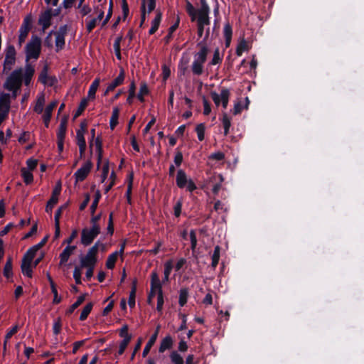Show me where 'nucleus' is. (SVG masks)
I'll return each mask as SVG.
<instances>
[{
    "label": "nucleus",
    "instance_id": "f257e3e1",
    "mask_svg": "<svg viewBox=\"0 0 364 364\" xmlns=\"http://www.w3.org/2000/svg\"><path fill=\"white\" fill-rule=\"evenodd\" d=\"M41 52V39L36 35H33L25 47L26 62L31 59L37 60Z\"/></svg>",
    "mask_w": 364,
    "mask_h": 364
},
{
    "label": "nucleus",
    "instance_id": "f03ea898",
    "mask_svg": "<svg viewBox=\"0 0 364 364\" xmlns=\"http://www.w3.org/2000/svg\"><path fill=\"white\" fill-rule=\"evenodd\" d=\"M23 84V69L18 68L13 70L6 77L4 88L6 90H11L14 88L21 89Z\"/></svg>",
    "mask_w": 364,
    "mask_h": 364
},
{
    "label": "nucleus",
    "instance_id": "7ed1b4c3",
    "mask_svg": "<svg viewBox=\"0 0 364 364\" xmlns=\"http://www.w3.org/2000/svg\"><path fill=\"white\" fill-rule=\"evenodd\" d=\"M176 183L179 188H186V191L190 193L197 189L194 181L191 178H188V176L183 169H178L177 171Z\"/></svg>",
    "mask_w": 364,
    "mask_h": 364
},
{
    "label": "nucleus",
    "instance_id": "20e7f679",
    "mask_svg": "<svg viewBox=\"0 0 364 364\" xmlns=\"http://www.w3.org/2000/svg\"><path fill=\"white\" fill-rule=\"evenodd\" d=\"M5 58L3 63V73H8L16 61V51L12 44H8L4 50Z\"/></svg>",
    "mask_w": 364,
    "mask_h": 364
},
{
    "label": "nucleus",
    "instance_id": "39448f33",
    "mask_svg": "<svg viewBox=\"0 0 364 364\" xmlns=\"http://www.w3.org/2000/svg\"><path fill=\"white\" fill-rule=\"evenodd\" d=\"M101 228L95 226L90 228H85L81 231V243L84 246H89L100 233Z\"/></svg>",
    "mask_w": 364,
    "mask_h": 364
},
{
    "label": "nucleus",
    "instance_id": "423d86ee",
    "mask_svg": "<svg viewBox=\"0 0 364 364\" xmlns=\"http://www.w3.org/2000/svg\"><path fill=\"white\" fill-rule=\"evenodd\" d=\"M31 29V18L30 16H26L23 21L19 28V36L18 38V43L19 46L25 42L27 36Z\"/></svg>",
    "mask_w": 364,
    "mask_h": 364
},
{
    "label": "nucleus",
    "instance_id": "0eeeda50",
    "mask_svg": "<svg viewBox=\"0 0 364 364\" xmlns=\"http://www.w3.org/2000/svg\"><path fill=\"white\" fill-rule=\"evenodd\" d=\"M92 168V163L90 160H87L83 166L80 168L74 174L76 182L83 181Z\"/></svg>",
    "mask_w": 364,
    "mask_h": 364
},
{
    "label": "nucleus",
    "instance_id": "6e6552de",
    "mask_svg": "<svg viewBox=\"0 0 364 364\" xmlns=\"http://www.w3.org/2000/svg\"><path fill=\"white\" fill-rule=\"evenodd\" d=\"M52 9L49 8L42 12L39 16L38 23L42 26L43 30L46 31L51 25Z\"/></svg>",
    "mask_w": 364,
    "mask_h": 364
},
{
    "label": "nucleus",
    "instance_id": "1a4fd4ad",
    "mask_svg": "<svg viewBox=\"0 0 364 364\" xmlns=\"http://www.w3.org/2000/svg\"><path fill=\"white\" fill-rule=\"evenodd\" d=\"M197 46L200 48V50L194 54L193 60L205 63L207 60L209 49L203 41L198 43Z\"/></svg>",
    "mask_w": 364,
    "mask_h": 364
},
{
    "label": "nucleus",
    "instance_id": "9d476101",
    "mask_svg": "<svg viewBox=\"0 0 364 364\" xmlns=\"http://www.w3.org/2000/svg\"><path fill=\"white\" fill-rule=\"evenodd\" d=\"M58 102L56 101H53L50 102L46 107L44 114L42 117L44 125L46 128H48L50 122L52 117V113L53 109L57 106Z\"/></svg>",
    "mask_w": 364,
    "mask_h": 364
},
{
    "label": "nucleus",
    "instance_id": "9b49d317",
    "mask_svg": "<svg viewBox=\"0 0 364 364\" xmlns=\"http://www.w3.org/2000/svg\"><path fill=\"white\" fill-rule=\"evenodd\" d=\"M162 282L160 281L159 275L156 271H153L151 274L150 289L156 292L163 293Z\"/></svg>",
    "mask_w": 364,
    "mask_h": 364
},
{
    "label": "nucleus",
    "instance_id": "f8f14e48",
    "mask_svg": "<svg viewBox=\"0 0 364 364\" xmlns=\"http://www.w3.org/2000/svg\"><path fill=\"white\" fill-rule=\"evenodd\" d=\"M77 247L75 245H68L63 252L60 254V262L59 265L62 266L65 264V263L68 261L70 255L73 253V252L76 250Z\"/></svg>",
    "mask_w": 364,
    "mask_h": 364
},
{
    "label": "nucleus",
    "instance_id": "ddd939ff",
    "mask_svg": "<svg viewBox=\"0 0 364 364\" xmlns=\"http://www.w3.org/2000/svg\"><path fill=\"white\" fill-rule=\"evenodd\" d=\"M34 73V66L31 63H26L25 65V72L23 74V82L26 86H28L31 84Z\"/></svg>",
    "mask_w": 364,
    "mask_h": 364
},
{
    "label": "nucleus",
    "instance_id": "4468645a",
    "mask_svg": "<svg viewBox=\"0 0 364 364\" xmlns=\"http://www.w3.org/2000/svg\"><path fill=\"white\" fill-rule=\"evenodd\" d=\"M11 107V95L9 93L0 94V111L9 112Z\"/></svg>",
    "mask_w": 364,
    "mask_h": 364
},
{
    "label": "nucleus",
    "instance_id": "2eb2a0df",
    "mask_svg": "<svg viewBox=\"0 0 364 364\" xmlns=\"http://www.w3.org/2000/svg\"><path fill=\"white\" fill-rule=\"evenodd\" d=\"M95 148L97 155V166L99 168L103 156L102 139L100 136H97L95 139Z\"/></svg>",
    "mask_w": 364,
    "mask_h": 364
},
{
    "label": "nucleus",
    "instance_id": "dca6fc26",
    "mask_svg": "<svg viewBox=\"0 0 364 364\" xmlns=\"http://www.w3.org/2000/svg\"><path fill=\"white\" fill-rule=\"evenodd\" d=\"M173 339L170 335L166 336L161 341L159 352L162 353L173 347Z\"/></svg>",
    "mask_w": 364,
    "mask_h": 364
},
{
    "label": "nucleus",
    "instance_id": "f3484780",
    "mask_svg": "<svg viewBox=\"0 0 364 364\" xmlns=\"http://www.w3.org/2000/svg\"><path fill=\"white\" fill-rule=\"evenodd\" d=\"M160 326H159L156 330V331L151 335V336L150 337L149 340L148 341V342L146 343L144 350H143V352H142V356L144 358H145L149 353L151 347L154 346V344L155 343L156 341V338H157V336H158V333H159V329Z\"/></svg>",
    "mask_w": 364,
    "mask_h": 364
},
{
    "label": "nucleus",
    "instance_id": "a211bd4d",
    "mask_svg": "<svg viewBox=\"0 0 364 364\" xmlns=\"http://www.w3.org/2000/svg\"><path fill=\"white\" fill-rule=\"evenodd\" d=\"M80 267L85 268L90 267H95L97 262V258H95L94 257H90L87 254L85 256H82L80 257Z\"/></svg>",
    "mask_w": 364,
    "mask_h": 364
},
{
    "label": "nucleus",
    "instance_id": "6ab92c4d",
    "mask_svg": "<svg viewBox=\"0 0 364 364\" xmlns=\"http://www.w3.org/2000/svg\"><path fill=\"white\" fill-rule=\"evenodd\" d=\"M125 78V72L124 68H121L119 75L108 85L109 90H114L117 87L123 84Z\"/></svg>",
    "mask_w": 364,
    "mask_h": 364
},
{
    "label": "nucleus",
    "instance_id": "aec40b11",
    "mask_svg": "<svg viewBox=\"0 0 364 364\" xmlns=\"http://www.w3.org/2000/svg\"><path fill=\"white\" fill-rule=\"evenodd\" d=\"M136 286H137V279H134L132 283V289L129 293L128 304L130 308H134L135 306V298H136Z\"/></svg>",
    "mask_w": 364,
    "mask_h": 364
},
{
    "label": "nucleus",
    "instance_id": "412c9836",
    "mask_svg": "<svg viewBox=\"0 0 364 364\" xmlns=\"http://www.w3.org/2000/svg\"><path fill=\"white\" fill-rule=\"evenodd\" d=\"M210 13L197 12L196 20L197 25L207 26L210 25Z\"/></svg>",
    "mask_w": 364,
    "mask_h": 364
},
{
    "label": "nucleus",
    "instance_id": "4be33fe9",
    "mask_svg": "<svg viewBox=\"0 0 364 364\" xmlns=\"http://www.w3.org/2000/svg\"><path fill=\"white\" fill-rule=\"evenodd\" d=\"M45 100V95L43 93H41L40 95L38 96L36 105L33 108V111L36 113L39 114L43 112Z\"/></svg>",
    "mask_w": 364,
    "mask_h": 364
},
{
    "label": "nucleus",
    "instance_id": "5701e85b",
    "mask_svg": "<svg viewBox=\"0 0 364 364\" xmlns=\"http://www.w3.org/2000/svg\"><path fill=\"white\" fill-rule=\"evenodd\" d=\"M13 259L11 257H9L6 262L5 264V266L4 267V276L9 279L13 277V272H12V267H13Z\"/></svg>",
    "mask_w": 364,
    "mask_h": 364
},
{
    "label": "nucleus",
    "instance_id": "b1692460",
    "mask_svg": "<svg viewBox=\"0 0 364 364\" xmlns=\"http://www.w3.org/2000/svg\"><path fill=\"white\" fill-rule=\"evenodd\" d=\"M173 262L171 259L168 260L164 264V277L163 278L162 282L164 284L166 282H168L169 281V276L171 274V272L173 269Z\"/></svg>",
    "mask_w": 364,
    "mask_h": 364
},
{
    "label": "nucleus",
    "instance_id": "393cba45",
    "mask_svg": "<svg viewBox=\"0 0 364 364\" xmlns=\"http://www.w3.org/2000/svg\"><path fill=\"white\" fill-rule=\"evenodd\" d=\"M119 114V109L117 107H114L109 120V127L112 130H114L118 124Z\"/></svg>",
    "mask_w": 364,
    "mask_h": 364
},
{
    "label": "nucleus",
    "instance_id": "a878e982",
    "mask_svg": "<svg viewBox=\"0 0 364 364\" xmlns=\"http://www.w3.org/2000/svg\"><path fill=\"white\" fill-rule=\"evenodd\" d=\"M100 78H95L94 81L92 82L89 87L88 93H87V97L89 99H95V94L97 90V88L100 85Z\"/></svg>",
    "mask_w": 364,
    "mask_h": 364
},
{
    "label": "nucleus",
    "instance_id": "bb28decb",
    "mask_svg": "<svg viewBox=\"0 0 364 364\" xmlns=\"http://www.w3.org/2000/svg\"><path fill=\"white\" fill-rule=\"evenodd\" d=\"M85 296L86 294L80 295L77 298V301L66 310V315L69 316L72 314L74 311L83 303L85 299Z\"/></svg>",
    "mask_w": 364,
    "mask_h": 364
},
{
    "label": "nucleus",
    "instance_id": "cd10ccee",
    "mask_svg": "<svg viewBox=\"0 0 364 364\" xmlns=\"http://www.w3.org/2000/svg\"><path fill=\"white\" fill-rule=\"evenodd\" d=\"M38 251V250L37 249H36L33 246H32L26 251V252L25 253V255L23 257L22 261L28 262V263H32V261H33V258L35 257Z\"/></svg>",
    "mask_w": 364,
    "mask_h": 364
},
{
    "label": "nucleus",
    "instance_id": "c85d7f7f",
    "mask_svg": "<svg viewBox=\"0 0 364 364\" xmlns=\"http://www.w3.org/2000/svg\"><path fill=\"white\" fill-rule=\"evenodd\" d=\"M186 12L191 18V21H196L198 9H196L193 4L188 0H186Z\"/></svg>",
    "mask_w": 364,
    "mask_h": 364
},
{
    "label": "nucleus",
    "instance_id": "c756f323",
    "mask_svg": "<svg viewBox=\"0 0 364 364\" xmlns=\"http://www.w3.org/2000/svg\"><path fill=\"white\" fill-rule=\"evenodd\" d=\"M220 250H221V248L219 245H216L214 247V251H213V253L212 255V263H211V267L213 269H215L218 264L219 259H220Z\"/></svg>",
    "mask_w": 364,
    "mask_h": 364
},
{
    "label": "nucleus",
    "instance_id": "7c9ffc66",
    "mask_svg": "<svg viewBox=\"0 0 364 364\" xmlns=\"http://www.w3.org/2000/svg\"><path fill=\"white\" fill-rule=\"evenodd\" d=\"M67 130V119L64 118L61 120L58 132L57 139H65Z\"/></svg>",
    "mask_w": 364,
    "mask_h": 364
},
{
    "label": "nucleus",
    "instance_id": "2f4dec72",
    "mask_svg": "<svg viewBox=\"0 0 364 364\" xmlns=\"http://www.w3.org/2000/svg\"><path fill=\"white\" fill-rule=\"evenodd\" d=\"M203 63L194 61L191 65V70L193 75L200 76L203 73Z\"/></svg>",
    "mask_w": 364,
    "mask_h": 364
},
{
    "label": "nucleus",
    "instance_id": "473e14b6",
    "mask_svg": "<svg viewBox=\"0 0 364 364\" xmlns=\"http://www.w3.org/2000/svg\"><path fill=\"white\" fill-rule=\"evenodd\" d=\"M118 257V252H114L110 254L106 261V267L109 269H112L115 267V264Z\"/></svg>",
    "mask_w": 364,
    "mask_h": 364
},
{
    "label": "nucleus",
    "instance_id": "72a5a7b5",
    "mask_svg": "<svg viewBox=\"0 0 364 364\" xmlns=\"http://www.w3.org/2000/svg\"><path fill=\"white\" fill-rule=\"evenodd\" d=\"M21 172L23 181L26 185L31 184L33 181V176L31 171L27 170L26 168H22Z\"/></svg>",
    "mask_w": 364,
    "mask_h": 364
},
{
    "label": "nucleus",
    "instance_id": "f704fd0d",
    "mask_svg": "<svg viewBox=\"0 0 364 364\" xmlns=\"http://www.w3.org/2000/svg\"><path fill=\"white\" fill-rule=\"evenodd\" d=\"M221 103L224 109H226L228 105L230 91L228 88H222L220 92Z\"/></svg>",
    "mask_w": 364,
    "mask_h": 364
},
{
    "label": "nucleus",
    "instance_id": "c9c22d12",
    "mask_svg": "<svg viewBox=\"0 0 364 364\" xmlns=\"http://www.w3.org/2000/svg\"><path fill=\"white\" fill-rule=\"evenodd\" d=\"M188 297V289L187 288H182L179 292L178 304L180 306L183 307L187 303Z\"/></svg>",
    "mask_w": 364,
    "mask_h": 364
},
{
    "label": "nucleus",
    "instance_id": "e433bc0d",
    "mask_svg": "<svg viewBox=\"0 0 364 364\" xmlns=\"http://www.w3.org/2000/svg\"><path fill=\"white\" fill-rule=\"evenodd\" d=\"M93 307V303L89 302L87 303L84 308L82 309L79 319L80 321H85L87 319L88 315L90 314Z\"/></svg>",
    "mask_w": 364,
    "mask_h": 364
},
{
    "label": "nucleus",
    "instance_id": "4c0bfd02",
    "mask_svg": "<svg viewBox=\"0 0 364 364\" xmlns=\"http://www.w3.org/2000/svg\"><path fill=\"white\" fill-rule=\"evenodd\" d=\"M87 105H88V99L87 98L82 99L77 110L75 111V112L74 114V117H73L74 119L77 118L82 114V112L87 107Z\"/></svg>",
    "mask_w": 364,
    "mask_h": 364
},
{
    "label": "nucleus",
    "instance_id": "58836bf2",
    "mask_svg": "<svg viewBox=\"0 0 364 364\" xmlns=\"http://www.w3.org/2000/svg\"><path fill=\"white\" fill-rule=\"evenodd\" d=\"M131 339H132V336H125V338L122 341V342L119 344V348L117 354L115 355L116 356L121 355L124 353Z\"/></svg>",
    "mask_w": 364,
    "mask_h": 364
},
{
    "label": "nucleus",
    "instance_id": "ea45409f",
    "mask_svg": "<svg viewBox=\"0 0 364 364\" xmlns=\"http://www.w3.org/2000/svg\"><path fill=\"white\" fill-rule=\"evenodd\" d=\"M232 35V26L230 23H226L224 26V36L225 38L226 46H229Z\"/></svg>",
    "mask_w": 364,
    "mask_h": 364
},
{
    "label": "nucleus",
    "instance_id": "a19ab883",
    "mask_svg": "<svg viewBox=\"0 0 364 364\" xmlns=\"http://www.w3.org/2000/svg\"><path fill=\"white\" fill-rule=\"evenodd\" d=\"M101 197H102L101 193L99 190H97L95 192V198H94V200L90 205V208L91 215L95 214Z\"/></svg>",
    "mask_w": 364,
    "mask_h": 364
},
{
    "label": "nucleus",
    "instance_id": "79ce46f5",
    "mask_svg": "<svg viewBox=\"0 0 364 364\" xmlns=\"http://www.w3.org/2000/svg\"><path fill=\"white\" fill-rule=\"evenodd\" d=\"M21 271H22V273L29 277V278H31L32 277V266H31V263H28V262H23L22 261V263H21Z\"/></svg>",
    "mask_w": 364,
    "mask_h": 364
},
{
    "label": "nucleus",
    "instance_id": "37998d69",
    "mask_svg": "<svg viewBox=\"0 0 364 364\" xmlns=\"http://www.w3.org/2000/svg\"><path fill=\"white\" fill-rule=\"evenodd\" d=\"M136 96V85L134 81H132L129 85V95L127 99V102L129 105H132L133 103V99Z\"/></svg>",
    "mask_w": 364,
    "mask_h": 364
},
{
    "label": "nucleus",
    "instance_id": "c03bdc74",
    "mask_svg": "<svg viewBox=\"0 0 364 364\" xmlns=\"http://www.w3.org/2000/svg\"><path fill=\"white\" fill-rule=\"evenodd\" d=\"M222 122L224 128V134L227 136L229 133V129L231 126V120L226 113H223V114Z\"/></svg>",
    "mask_w": 364,
    "mask_h": 364
},
{
    "label": "nucleus",
    "instance_id": "a18cd8bd",
    "mask_svg": "<svg viewBox=\"0 0 364 364\" xmlns=\"http://www.w3.org/2000/svg\"><path fill=\"white\" fill-rule=\"evenodd\" d=\"M170 359L173 364H183L184 360L182 356L176 350L170 354Z\"/></svg>",
    "mask_w": 364,
    "mask_h": 364
},
{
    "label": "nucleus",
    "instance_id": "49530a36",
    "mask_svg": "<svg viewBox=\"0 0 364 364\" xmlns=\"http://www.w3.org/2000/svg\"><path fill=\"white\" fill-rule=\"evenodd\" d=\"M104 245L102 243H101V242L100 240L97 241L95 245L91 247L87 254L88 255H90V257H94L95 258H97V255L98 253V251H99V247L100 246H103Z\"/></svg>",
    "mask_w": 364,
    "mask_h": 364
},
{
    "label": "nucleus",
    "instance_id": "de8ad7c7",
    "mask_svg": "<svg viewBox=\"0 0 364 364\" xmlns=\"http://www.w3.org/2000/svg\"><path fill=\"white\" fill-rule=\"evenodd\" d=\"M149 94V89L147 87V85L145 82H143L141 84L139 92L137 95L138 100L143 102H144V95Z\"/></svg>",
    "mask_w": 364,
    "mask_h": 364
},
{
    "label": "nucleus",
    "instance_id": "09e8293b",
    "mask_svg": "<svg viewBox=\"0 0 364 364\" xmlns=\"http://www.w3.org/2000/svg\"><path fill=\"white\" fill-rule=\"evenodd\" d=\"M55 36V47H56V52L60 51V50L63 49L65 45V37L61 36Z\"/></svg>",
    "mask_w": 364,
    "mask_h": 364
},
{
    "label": "nucleus",
    "instance_id": "8fccbe9b",
    "mask_svg": "<svg viewBox=\"0 0 364 364\" xmlns=\"http://www.w3.org/2000/svg\"><path fill=\"white\" fill-rule=\"evenodd\" d=\"M156 0H141V6L147 5L146 9L147 14L151 13L156 8Z\"/></svg>",
    "mask_w": 364,
    "mask_h": 364
},
{
    "label": "nucleus",
    "instance_id": "3c124183",
    "mask_svg": "<svg viewBox=\"0 0 364 364\" xmlns=\"http://www.w3.org/2000/svg\"><path fill=\"white\" fill-rule=\"evenodd\" d=\"M248 45L245 39H242L238 44L236 48V54L238 56H241L244 51L248 50Z\"/></svg>",
    "mask_w": 364,
    "mask_h": 364
},
{
    "label": "nucleus",
    "instance_id": "603ef678",
    "mask_svg": "<svg viewBox=\"0 0 364 364\" xmlns=\"http://www.w3.org/2000/svg\"><path fill=\"white\" fill-rule=\"evenodd\" d=\"M48 66L47 65H46L43 68V69L38 76V81L41 82L43 85L47 84V79L48 77Z\"/></svg>",
    "mask_w": 364,
    "mask_h": 364
},
{
    "label": "nucleus",
    "instance_id": "864d4df0",
    "mask_svg": "<svg viewBox=\"0 0 364 364\" xmlns=\"http://www.w3.org/2000/svg\"><path fill=\"white\" fill-rule=\"evenodd\" d=\"M205 127L203 123H200L198 124L196 127V132L198 135V139L199 141H202L204 140L205 138Z\"/></svg>",
    "mask_w": 364,
    "mask_h": 364
},
{
    "label": "nucleus",
    "instance_id": "5fc2aeb1",
    "mask_svg": "<svg viewBox=\"0 0 364 364\" xmlns=\"http://www.w3.org/2000/svg\"><path fill=\"white\" fill-rule=\"evenodd\" d=\"M113 6H114L113 0H109V9H108V11L106 12L107 16H106L105 18L104 19V21H102V26H105L109 21L110 18L112 17V12H113Z\"/></svg>",
    "mask_w": 364,
    "mask_h": 364
},
{
    "label": "nucleus",
    "instance_id": "6e6d98bb",
    "mask_svg": "<svg viewBox=\"0 0 364 364\" xmlns=\"http://www.w3.org/2000/svg\"><path fill=\"white\" fill-rule=\"evenodd\" d=\"M113 6H114L113 0H109V9H108V11L106 12L107 16H106L105 18L104 19V21H102V26H105L109 21L110 18L112 17V12H113Z\"/></svg>",
    "mask_w": 364,
    "mask_h": 364
},
{
    "label": "nucleus",
    "instance_id": "4d7b16f0",
    "mask_svg": "<svg viewBox=\"0 0 364 364\" xmlns=\"http://www.w3.org/2000/svg\"><path fill=\"white\" fill-rule=\"evenodd\" d=\"M58 198H55L54 197L51 196L49 200L47 202L46 212L47 213H51L54 205L58 203Z\"/></svg>",
    "mask_w": 364,
    "mask_h": 364
},
{
    "label": "nucleus",
    "instance_id": "13d9d810",
    "mask_svg": "<svg viewBox=\"0 0 364 364\" xmlns=\"http://www.w3.org/2000/svg\"><path fill=\"white\" fill-rule=\"evenodd\" d=\"M183 160V154L181 151L177 150L174 156L173 162L176 166H181Z\"/></svg>",
    "mask_w": 364,
    "mask_h": 364
},
{
    "label": "nucleus",
    "instance_id": "bf43d9fd",
    "mask_svg": "<svg viewBox=\"0 0 364 364\" xmlns=\"http://www.w3.org/2000/svg\"><path fill=\"white\" fill-rule=\"evenodd\" d=\"M92 217L90 218V224L92 225L91 227H97V228H100V225H99V221L101 219V217H102V213H100L99 214L97 215H91Z\"/></svg>",
    "mask_w": 364,
    "mask_h": 364
},
{
    "label": "nucleus",
    "instance_id": "052dcab7",
    "mask_svg": "<svg viewBox=\"0 0 364 364\" xmlns=\"http://www.w3.org/2000/svg\"><path fill=\"white\" fill-rule=\"evenodd\" d=\"M208 159L210 160L223 161L225 159V154L222 151L214 152L208 156Z\"/></svg>",
    "mask_w": 364,
    "mask_h": 364
},
{
    "label": "nucleus",
    "instance_id": "680f3d73",
    "mask_svg": "<svg viewBox=\"0 0 364 364\" xmlns=\"http://www.w3.org/2000/svg\"><path fill=\"white\" fill-rule=\"evenodd\" d=\"M68 205H69V201H68L67 203H65V204L62 205L61 206H60L58 208V209L56 210L55 215H54L55 221H56V217H57L58 222H60V218L61 217L63 211L64 210H65L68 207Z\"/></svg>",
    "mask_w": 364,
    "mask_h": 364
},
{
    "label": "nucleus",
    "instance_id": "e2e57ef3",
    "mask_svg": "<svg viewBox=\"0 0 364 364\" xmlns=\"http://www.w3.org/2000/svg\"><path fill=\"white\" fill-rule=\"evenodd\" d=\"M81 269L79 267H75L73 271V278L75 279V283L77 284H80L81 282Z\"/></svg>",
    "mask_w": 364,
    "mask_h": 364
},
{
    "label": "nucleus",
    "instance_id": "0e129e2a",
    "mask_svg": "<svg viewBox=\"0 0 364 364\" xmlns=\"http://www.w3.org/2000/svg\"><path fill=\"white\" fill-rule=\"evenodd\" d=\"M221 61H222V58L220 57L219 50L216 49L214 51L213 59L210 62V65H215L220 63Z\"/></svg>",
    "mask_w": 364,
    "mask_h": 364
},
{
    "label": "nucleus",
    "instance_id": "69168bd1",
    "mask_svg": "<svg viewBox=\"0 0 364 364\" xmlns=\"http://www.w3.org/2000/svg\"><path fill=\"white\" fill-rule=\"evenodd\" d=\"M190 240H191V247L193 251L195 250L197 245V238L196 231L194 230H191L190 231Z\"/></svg>",
    "mask_w": 364,
    "mask_h": 364
},
{
    "label": "nucleus",
    "instance_id": "338daca9",
    "mask_svg": "<svg viewBox=\"0 0 364 364\" xmlns=\"http://www.w3.org/2000/svg\"><path fill=\"white\" fill-rule=\"evenodd\" d=\"M164 301V295L163 293L158 292L157 294V305H156V310L159 312H161L163 309Z\"/></svg>",
    "mask_w": 364,
    "mask_h": 364
},
{
    "label": "nucleus",
    "instance_id": "774afa93",
    "mask_svg": "<svg viewBox=\"0 0 364 364\" xmlns=\"http://www.w3.org/2000/svg\"><path fill=\"white\" fill-rule=\"evenodd\" d=\"M109 161L106 160L103 167H102V183L105 182L107 179L109 173Z\"/></svg>",
    "mask_w": 364,
    "mask_h": 364
}]
</instances>
